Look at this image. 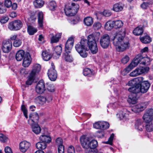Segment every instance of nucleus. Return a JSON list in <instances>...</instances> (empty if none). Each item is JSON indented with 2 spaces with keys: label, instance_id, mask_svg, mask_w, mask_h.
Here are the masks:
<instances>
[{
  "label": "nucleus",
  "instance_id": "obj_28",
  "mask_svg": "<svg viewBox=\"0 0 153 153\" xmlns=\"http://www.w3.org/2000/svg\"><path fill=\"white\" fill-rule=\"evenodd\" d=\"M83 74L85 76L88 77H91L93 76L94 72L91 69L86 68L84 69Z\"/></svg>",
  "mask_w": 153,
  "mask_h": 153
},
{
  "label": "nucleus",
  "instance_id": "obj_4",
  "mask_svg": "<svg viewBox=\"0 0 153 153\" xmlns=\"http://www.w3.org/2000/svg\"><path fill=\"white\" fill-rule=\"evenodd\" d=\"M79 8L78 4L73 3H69L68 5L65 6V13L67 16H74L77 13Z\"/></svg>",
  "mask_w": 153,
  "mask_h": 153
},
{
  "label": "nucleus",
  "instance_id": "obj_33",
  "mask_svg": "<svg viewBox=\"0 0 153 153\" xmlns=\"http://www.w3.org/2000/svg\"><path fill=\"white\" fill-rule=\"evenodd\" d=\"M143 30L142 27H138L135 28L133 31V33L136 36L141 35L143 33Z\"/></svg>",
  "mask_w": 153,
  "mask_h": 153
},
{
  "label": "nucleus",
  "instance_id": "obj_43",
  "mask_svg": "<svg viewBox=\"0 0 153 153\" xmlns=\"http://www.w3.org/2000/svg\"><path fill=\"white\" fill-rule=\"evenodd\" d=\"M143 119L145 122H148L153 121V117L144 114Z\"/></svg>",
  "mask_w": 153,
  "mask_h": 153
},
{
  "label": "nucleus",
  "instance_id": "obj_62",
  "mask_svg": "<svg viewBox=\"0 0 153 153\" xmlns=\"http://www.w3.org/2000/svg\"><path fill=\"white\" fill-rule=\"evenodd\" d=\"M149 60H142L140 63V64L145 65H148L149 64L150 59L149 58L147 57Z\"/></svg>",
  "mask_w": 153,
  "mask_h": 153
},
{
  "label": "nucleus",
  "instance_id": "obj_41",
  "mask_svg": "<svg viewBox=\"0 0 153 153\" xmlns=\"http://www.w3.org/2000/svg\"><path fill=\"white\" fill-rule=\"evenodd\" d=\"M113 27H114L113 21H108L105 23V28L108 30H110Z\"/></svg>",
  "mask_w": 153,
  "mask_h": 153
},
{
  "label": "nucleus",
  "instance_id": "obj_18",
  "mask_svg": "<svg viewBox=\"0 0 153 153\" xmlns=\"http://www.w3.org/2000/svg\"><path fill=\"white\" fill-rule=\"evenodd\" d=\"M150 86L149 83L147 81H144L143 82L140 88V92L142 93H146L148 91Z\"/></svg>",
  "mask_w": 153,
  "mask_h": 153
},
{
  "label": "nucleus",
  "instance_id": "obj_59",
  "mask_svg": "<svg viewBox=\"0 0 153 153\" xmlns=\"http://www.w3.org/2000/svg\"><path fill=\"white\" fill-rule=\"evenodd\" d=\"M9 18L7 16H3L0 19V22L2 24L6 23L8 21Z\"/></svg>",
  "mask_w": 153,
  "mask_h": 153
},
{
  "label": "nucleus",
  "instance_id": "obj_44",
  "mask_svg": "<svg viewBox=\"0 0 153 153\" xmlns=\"http://www.w3.org/2000/svg\"><path fill=\"white\" fill-rule=\"evenodd\" d=\"M62 48L61 46H56L54 49V51L58 56H60L62 52Z\"/></svg>",
  "mask_w": 153,
  "mask_h": 153
},
{
  "label": "nucleus",
  "instance_id": "obj_42",
  "mask_svg": "<svg viewBox=\"0 0 153 153\" xmlns=\"http://www.w3.org/2000/svg\"><path fill=\"white\" fill-rule=\"evenodd\" d=\"M57 5L56 2L54 1H51L48 5V7L49 9L51 10H54L56 7Z\"/></svg>",
  "mask_w": 153,
  "mask_h": 153
},
{
  "label": "nucleus",
  "instance_id": "obj_24",
  "mask_svg": "<svg viewBox=\"0 0 153 153\" xmlns=\"http://www.w3.org/2000/svg\"><path fill=\"white\" fill-rule=\"evenodd\" d=\"M41 69V66L40 65L36 64L33 65L32 70L30 74L35 76L40 71Z\"/></svg>",
  "mask_w": 153,
  "mask_h": 153
},
{
  "label": "nucleus",
  "instance_id": "obj_12",
  "mask_svg": "<svg viewBox=\"0 0 153 153\" xmlns=\"http://www.w3.org/2000/svg\"><path fill=\"white\" fill-rule=\"evenodd\" d=\"M148 104L147 102L139 103L132 109V111L136 113L142 111L145 109Z\"/></svg>",
  "mask_w": 153,
  "mask_h": 153
},
{
  "label": "nucleus",
  "instance_id": "obj_34",
  "mask_svg": "<svg viewBox=\"0 0 153 153\" xmlns=\"http://www.w3.org/2000/svg\"><path fill=\"white\" fill-rule=\"evenodd\" d=\"M140 39L141 42L144 44L148 43L151 42V38L147 35L140 37Z\"/></svg>",
  "mask_w": 153,
  "mask_h": 153
},
{
  "label": "nucleus",
  "instance_id": "obj_13",
  "mask_svg": "<svg viewBox=\"0 0 153 153\" xmlns=\"http://www.w3.org/2000/svg\"><path fill=\"white\" fill-rule=\"evenodd\" d=\"M31 146L30 143L26 141L21 142L19 144V149L23 153H25L29 148Z\"/></svg>",
  "mask_w": 153,
  "mask_h": 153
},
{
  "label": "nucleus",
  "instance_id": "obj_3",
  "mask_svg": "<svg viewBox=\"0 0 153 153\" xmlns=\"http://www.w3.org/2000/svg\"><path fill=\"white\" fill-rule=\"evenodd\" d=\"M80 142L82 147L85 149L95 148L98 146L97 142L95 140H91V138L86 135L81 137Z\"/></svg>",
  "mask_w": 153,
  "mask_h": 153
},
{
  "label": "nucleus",
  "instance_id": "obj_8",
  "mask_svg": "<svg viewBox=\"0 0 153 153\" xmlns=\"http://www.w3.org/2000/svg\"><path fill=\"white\" fill-rule=\"evenodd\" d=\"M109 126L108 123L104 121H99L95 122L93 124L94 128L102 130L108 129Z\"/></svg>",
  "mask_w": 153,
  "mask_h": 153
},
{
  "label": "nucleus",
  "instance_id": "obj_63",
  "mask_svg": "<svg viewBox=\"0 0 153 153\" xmlns=\"http://www.w3.org/2000/svg\"><path fill=\"white\" fill-rule=\"evenodd\" d=\"M103 15L105 16L108 17L111 14V12L108 10H105L102 13Z\"/></svg>",
  "mask_w": 153,
  "mask_h": 153
},
{
  "label": "nucleus",
  "instance_id": "obj_2",
  "mask_svg": "<svg viewBox=\"0 0 153 153\" xmlns=\"http://www.w3.org/2000/svg\"><path fill=\"white\" fill-rule=\"evenodd\" d=\"M125 34V30L123 29L118 32H116L113 36L112 39L114 45L118 52H123L129 48V42L123 40Z\"/></svg>",
  "mask_w": 153,
  "mask_h": 153
},
{
  "label": "nucleus",
  "instance_id": "obj_51",
  "mask_svg": "<svg viewBox=\"0 0 153 153\" xmlns=\"http://www.w3.org/2000/svg\"><path fill=\"white\" fill-rule=\"evenodd\" d=\"M118 105L117 103L116 102H115L114 103H110L108 105V107L109 108H112L115 109V108H117Z\"/></svg>",
  "mask_w": 153,
  "mask_h": 153
},
{
  "label": "nucleus",
  "instance_id": "obj_10",
  "mask_svg": "<svg viewBox=\"0 0 153 153\" xmlns=\"http://www.w3.org/2000/svg\"><path fill=\"white\" fill-rule=\"evenodd\" d=\"M12 42L10 41L4 40L2 43V50L5 53H9L11 50Z\"/></svg>",
  "mask_w": 153,
  "mask_h": 153
},
{
  "label": "nucleus",
  "instance_id": "obj_31",
  "mask_svg": "<svg viewBox=\"0 0 153 153\" xmlns=\"http://www.w3.org/2000/svg\"><path fill=\"white\" fill-rule=\"evenodd\" d=\"M84 22L85 25L87 26L91 25L93 22V18L90 17H87L84 18Z\"/></svg>",
  "mask_w": 153,
  "mask_h": 153
},
{
  "label": "nucleus",
  "instance_id": "obj_53",
  "mask_svg": "<svg viewBox=\"0 0 153 153\" xmlns=\"http://www.w3.org/2000/svg\"><path fill=\"white\" fill-rule=\"evenodd\" d=\"M21 108L25 117L26 119H27L28 118L27 115V111L26 107L25 105H22V106Z\"/></svg>",
  "mask_w": 153,
  "mask_h": 153
},
{
  "label": "nucleus",
  "instance_id": "obj_22",
  "mask_svg": "<svg viewBox=\"0 0 153 153\" xmlns=\"http://www.w3.org/2000/svg\"><path fill=\"white\" fill-rule=\"evenodd\" d=\"M61 36V33H59L54 36L53 34H51L50 36H51V42L52 43H56L58 42Z\"/></svg>",
  "mask_w": 153,
  "mask_h": 153
},
{
  "label": "nucleus",
  "instance_id": "obj_19",
  "mask_svg": "<svg viewBox=\"0 0 153 153\" xmlns=\"http://www.w3.org/2000/svg\"><path fill=\"white\" fill-rule=\"evenodd\" d=\"M117 115L120 120H123L124 121L129 119L128 114L125 113L124 111H120Z\"/></svg>",
  "mask_w": 153,
  "mask_h": 153
},
{
  "label": "nucleus",
  "instance_id": "obj_26",
  "mask_svg": "<svg viewBox=\"0 0 153 153\" xmlns=\"http://www.w3.org/2000/svg\"><path fill=\"white\" fill-rule=\"evenodd\" d=\"M41 141L45 143H49L51 141V139L48 135L42 134L39 137Z\"/></svg>",
  "mask_w": 153,
  "mask_h": 153
},
{
  "label": "nucleus",
  "instance_id": "obj_61",
  "mask_svg": "<svg viewBox=\"0 0 153 153\" xmlns=\"http://www.w3.org/2000/svg\"><path fill=\"white\" fill-rule=\"evenodd\" d=\"M64 148L63 145H59L58 147V152L59 153H64Z\"/></svg>",
  "mask_w": 153,
  "mask_h": 153
},
{
  "label": "nucleus",
  "instance_id": "obj_48",
  "mask_svg": "<svg viewBox=\"0 0 153 153\" xmlns=\"http://www.w3.org/2000/svg\"><path fill=\"white\" fill-rule=\"evenodd\" d=\"M22 43V42L20 39H17L14 41L13 45L15 47H18L21 45Z\"/></svg>",
  "mask_w": 153,
  "mask_h": 153
},
{
  "label": "nucleus",
  "instance_id": "obj_39",
  "mask_svg": "<svg viewBox=\"0 0 153 153\" xmlns=\"http://www.w3.org/2000/svg\"><path fill=\"white\" fill-rule=\"evenodd\" d=\"M35 76L30 74L26 82V85H31L34 81Z\"/></svg>",
  "mask_w": 153,
  "mask_h": 153
},
{
  "label": "nucleus",
  "instance_id": "obj_40",
  "mask_svg": "<svg viewBox=\"0 0 153 153\" xmlns=\"http://www.w3.org/2000/svg\"><path fill=\"white\" fill-rule=\"evenodd\" d=\"M129 91L134 94H137L140 92V88L139 87H132L128 89Z\"/></svg>",
  "mask_w": 153,
  "mask_h": 153
},
{
  "label": "nucleus",
  "instance_id": "obj_56",
  "mask_svg": "<svg viewBox=\"0 0 153 153\" xmlns=\"http://www.w3.org/2000/svg\"><path fill=\"white\" fill-rule=\"evenodd\" d=\"M144 114L153 117V109L150 108L147 110Z\"/></svg>",
  "mask_w": 153,
  "mask_h": 153
},
{
  "label": "nucleus",
  "instance_id": "obj_14",
  "mask_svg": "<svg viewBox=\"0 0 153 153\" xmlns=\"http://www.w3.org/2000/svg\"><path fill=\"white\" fill-rule=\"evenodd\" d=\"M45 91V86L44 81L42 80L39 81L37 83L36 88V91L39 94H42Z\"/></svg>",
  "mask_w": 153,
  "mask_h": 153
},
{
  "label": "nucleus",
  "instance_id": "obj_23",
  "mask_svg": "<svg viewBox=\"0 0 153 153\" xmlns=\"http://www.w3.org/2000/svg\"><path fill=\"white\" fill-rule=\"evenodd\" d=\"M124 5L121 3H117L114 4L113 7V10L116 12L121 11L123 9Z\"/></svg>",
  "mask_w": 153,
  "mask_h": 153
},
{
  "label": "nucleus",
  "instance_id": "obj_30",
  "mask_svg": "<svg viewBox=\"0 0 153 153\" xmlns=\"http://www.w3.org/2000/svg\"><path fill=\"white\" fill-rule=\"evenodd\" d=\"M127 100L128 102L130 104H134L136 103L139 98V96H129Z\"/></svg>",
  "mask_w": 153,
  "mask_h": 153
},
{
  "label": "nucleus",
  "instance_id": "obj_7",
  "mask_svg": "<svg viewBox=\"0 0 153 153\" xmlns=\"http://www.w3.org/2000/svg\"><path fill=\"white\" fill-rule=\"evenodd\" d=\"M51 67L48 70V75L49 79L51 80L55 81L57 78V72L55 69V67L53 63H51Z\"/></svg>",
  "mask_w": 153,
  "mask_h": 153
},
{
  "label": "nucleus",
  "instance_id": "obj_45",
  "mask_svg": "<svg viewBox=\"0 0 153 153\" xmlns=\"http://www.w3.org/2000/svg\"><path fill=\"white\" fill-rule=\"evenodd\" d=\"M136 84H142L143 82H144V78L143 77H139L134 79Z\"/></svg>",
  "mask_w": 153,
  "mask_h": 153
},
{
  "label": "nucleus",
  "instance_id": "obj_36",
  "mask_svg": "<svg viewBox=\"0 0 153 153\" xmlns=\"http://www.w3.org/2000/svg\"><path fill=\"white\" fill-rule=\"evenodd\" d=\"M27 32L28 34L30 35H33L37 31V29L36 28L31 26H28L27 28Z\"/></svg>",
  "mask_w": 153,
  "mask_h": 153
},
{
  "label": "nucleus",
  "instance_id": "obj_1",
  "mask_svg": "<svg viewBox=\"0 0 153 153\" xmlns=\"http://www.w3.org/2000/svg\"><path fill=\"white\" fill-rule=\"evenodd\" d=\"M100 33L95 32L88 36V40L82 39H81L80 44L76 45L75 46L76 51L83 58L86 57L88 55L86 51L89 49L93 54L96 53L98 51L96 42L98 41L100 37Z\"/></svg>",
  "mask_w": 153,
  "mask_h": 153
},
{
  "label": "nucleus",
  "instance_id": "obj_6",
  "mask_svg": "<svg viewBox=\"0 0 153 153\" xmlns=\"http://www.w3.org/2000/svg\"><path fill=\"white\" fill-rule=\"evenodd\" d=\"M22 26V22L19 20H16L10 22L8 27L11 30L17 31L20 30Z\"/></svg>",
  "mask_w": 153,
  "mask_h": 153
},
{
  "label": "nucleus",
  "instance_id": "obj_37",
  "mask_svg": "<svg viewBox=\"0 0 153 153\" xmlns=\"http://www.w3.org/2000/svg\"><path fill=\"white\" fill-rule=\"evenodd\" d=\"M114 28L117 29L121 27L123 25V23L120 20L113 21Z\"/></svg>",
  "mask_w": 153,
  "mask_h": 153
},
{
  "label": "nucleus",
  "instance_id": "obj_55",
  "mask_svg": "<svg viewBox=\"0 0 153 153\" xmlns=\"http://www.w3.org/2000/svg\"><path fill=\"white\" fill-rule=\"evenodd\" d=\"M47 89L49 92H53L55 91V88L53 85H49L47 87Z\"/></svg>",
  "mask_w": 153,
  "mask_h": 153
},
{
  "label": "nucleus",
  "instance_id": "obj_47",
  "mask_svg": "<svg viewBox=\"0 0 153 153\" xmlns=\"http://www.w3.org/2000/svg\"><path fill=\"white\" fill-rule=\"evenodd\" d=\"M68 53H66L63 56V57L66 61L69 62H71L73 60V58L68 54Z\"/></svg>",
  "mask_w": 153,
  "mask_h": 153
},
{
  "label": "nucleus",
  "instance_id": "obj_60",
  "mask_svg": "<svg viewBox=\"0 0 153 153\" xmlns=\"http://www.w3.org/2000/svg\"><path fill=\"white\" fill-rule=\"evenodd\" d=\"M4 4L6 7L9 8L12 5V2L10 0H5L4 1Z\"/></svg>",
  "mask_w": 153,
  "mask_h": 153
},
{
  "label": "nucleus",
  "instance_id": "obj_38",
  "mask_svg": "<svg viewBox=\"0 0 153 153\" xmlns=\"http://www.w3.org/2000/svg\"><path fill=\"white\" fill-rule=\"evenodd\" d=\"M36 148L39 149L43 150L45 149L47 147L46 144L42 141L37 143L36 144Z\"/></svg>",
  "mask_w": 153,
  "mask_h": 153
},
{
  "label": "nucleus",
  "instance_id": "obj_49",
  "mask_svg": "<svg viewBox=\"0 0 153 153\" xmlns=\"http://www.w3.org/2000/svg\"><path fill=\"white\" fill-rule=\"evenodd\" d=\"M129 59L130 58L128 56L126 55L123 57L121 61L123 63L125 64L127 63L129 61Z\"/></svg>",
  "mask_w": 153,
  "mask_h": 153
},
{
  "label": "nucleus",
  "instance_id": "obj_29",
  "mask_svg": "<svg viewBox=\"0 0 153 153\" xmlns=\"http://www.w3.org/2000/svg\"><path fill=\"white\" fill-rule=\"evenodd\" d=\"M139 75L147 73L149 68L148 67H139L137 68Z\"/></svg>",
  "mask_w": 153,
  "mask_h": 153
},
{
  "label": "nucleus",
  "instance_id": "obj_27",
  "mask_svg": "<svg viewBox=\"0 0 153 153\" xmlns=\"http://www.w3.org/2000/svg\"><path fill=\"white\" fill-rule=\"evenodd\" d=\"M38 22L39 26L41 28H42L43 23V14L42 12H39L38 14Z\"/></svg>",
  "mask_w": 153,
  "mask_h": 153
},
{
  "label": "nucleus",
  "instance_id": "obj_58",
  "mask_svg": "<svg viewBox=\"0 0 153 153\" xmlns=\"http://www.w3.org/2000/svg\"><path fill=\"white\" fill-rule=\"evenodd\" d=\"M150 4L148 2H143L141 5V7L143 9H146L149 7Z\"/></svg>",
  "mask_w": 153,
  "mask_h": 153
},
{
  "label": "nucleus",
  "instance_id": "obj_16",
  "mask_svg": "<svg viewBox=\"0 0 153 153\" xmlns=\"http://www.w3.org/2000/svg\"><path fill=\"white\" fill-rule=\"evenodd\" d=\"M32 59L30 53L26 52L23 58L22 65L25 67H28L31 63Z\"/></svg>",
  "mask_w": 153,
  "mask_h": 153
},
{
  "label": "nucleus",
  "instance_id": "obj_54",
  "mask_svg": "<svg viewBox=\"0 0 153 153\" xmlns=\"http://www.w3.org/2000/svg\"><path fill=\"white\" fill-rule=\"evenodd\" d=\"M139 75V74L137 68L130 74V76L132 77L136 76Z\"/></svg>",
  "mask_w": 153,
  "mask_h": 153
},
{
  "label": "nucleus",
  "instance_id": "obj_17",
  "mask_svg": "<svg viewBox=\"0 0 153 153\" xmlns=\"http://www.w3.org/2000/svg\"><path fill=\"white\" fill-rule=\"evenodd\" d=\"M150 86L149 83L147 81H144L143 82L140 88V92L142 93H146L148 91Z\"/></svg>",
  "mask_w": 153,
  "mask_h": 153
},
{
  "label": "nucleus",
  "instance_id": "obj_50",
  "mask_svg": "<svg viewBox=\"0 0 153 153\" xmlns=\"http://www.w3.org/2000/svg\"><path fill=\"white\" fill-rule=\"evenodd\" d=\"M93 28L95 30L99 29L101 27L100 23L99 22H95L93 25Z\"/></svg>",
  "mask_w": 153,
  "mask_h": 153
},
{
  "label": "nucleus",
  "instance_id": "obj_46",
  "mask_svg": "<svg viewBox=\"0 0 153 153\" xmlns=\"http://www.w3.org/2000/svg\"><path fill=\"white\" fill-rule=\"evenodd\" d=\"M37 99L39 100V103L41 104H43L47 101L46 96H38Z\"/></svg>",
  "mask_w": 153,
  "mask_h": 153
},
{
  "label": "nucleus",
  "instance_id": "obj_11",
  "mask_svg": "<svg viewBox=\"0 0 153 153\" xmlns=\"http://www.w3.org/2000/svg\"><path fill=\"white\" fill-rule=\"evenodd\" d=\"M39 117L38 114L36 112L32 113L29 115V119L28 121L30 125L37 123Z\"/></svg>",
  "mask_w": 153,
  "mask_h": 153
},
{
  "label": "nucleus",
  "instance_id": "obj_15",
  "mask_svg": "<svg viewBox=\"0 0 153 153\" xmlns=\"http://www.w3.org/2000/svg\"><path fill=\"white\" fill-rule=\"evenodd\" d=\"M74 39L73 37H70L67 40L65 44V51L66 53H70L71 52L74 45Z\"/></svg>",
  "mask_w": 153,
  "mask_h": 153
},
{
  "label": "nucleus",
  "instance_id": "obj_5",
  "mask_svg": "<svg viewBox=\"0 0 153 153\" xmlns=\"http://www.w3.org/2000/svg\"><path fill=\"white\" fill-rule=\"evenodd\" d=\"M144 59L149 60L147 57H143L140 54L137 55L127 67V69L129 71L131 70L133 68L137 65L139 63L140 64L141 60Z\"/></svg>",
  "mask_w": 153,
  "mask_h": 153
},
{
  "label": "nucleus",
  "instance_id": "obj_64",
  "mask_svg": "<svg viewBox=\"0 0 153 153\" xmlns=\"http://www.w3.org/2000/svg\"><path fill=\"white\" fill-rule=\"evenodd\" d=\"M68 153H75L74 147L72 146L69 147L68 149Z\"/></svg>",
  "mask_w": 153,
  "mask_h": 153
},
{
  "label": "nucleus",
  "instance_id": "obj_20",
  "mask_svg": "<svg viewBox=\"0 0 153 153\" xmlns=\"http://www.w3.org/2000/svg\"><path fill=\"white\" fill-rule=\"evenodd\" d=\"M25 53L23 50H20L18 51L16 53V60L19 61H21L25 55Z\"/></svg>",
  "mask_w": 153,
  "mask_h": 153
},
{
  "label": "nucleus",
  "instance_id": "obj_35",
  "mask_svg": "<svg viewBox=\"0 0 153 153\" xmlns=\"http://www.w3.org/2000/svg\"><path fill=\"white\" fill-rule=\"evenodd\" d=\"M35 7L37 8H40L43 6L44 1L42 0H35L33 2Z\"/></svg>",
  "mask_w": 153,
  "mask_h": 153
},
{
  "label": "nucleus",
  "instance_id": "obj_25",
  "mask_svg": "<svg viewBox=\"0 0 153 153\" xmlns=\"http://www.w3.org/2000/svg\"><path fill=\"white\" fill-rule=\"evenodd\" d=\"M33 131L36 134H39L41 131V128L37 123L34 124L32 125H30Z\"/></svg>",
  "mask_w": 153,
  "mask_h": 153
},
{
  "label": "nucleus",
  "instance_id": "obj_52",
  "mask_svg": "<svg viewBox=\"0 0 153 153\" xmlns=\"http://www.w3.org/2000/svg\"><path fill=\"white\" fill-rule=\"evenodd\" d=\"M114 134L112 133L110 137L109 138L108 140L104 143L107 144H109L110 145H112V141L114 137Z\"/></svg>",
  "mask_w": 153,
  "mask_h": 153
},
{
  "label": "nucleus",
  "instance_id": "obj_9",
  "mask_svg": "<svg viewBox=\"0 0 153 153\" xmlns=\"http://www.w3.org/2000/svg\"><path fill=\"white\" fill-rule=\"evenodd\" d=\"M110 41V38L108 34H104L101 38L100 43L101 47L103 48H106L108 46Z\"/></svg>",
  "mask_w": 153,
  "mask_h": 153
},
{
  "label": "nucleus",
  "instance_id": "obj_21",
  "mask_svg": "<svg viewBox=\"0 0 153 153\" xmlns=\"http://www.w3.org/2000/svg\"><path fill=\"white\" fill-rule=\"evenodd\" d=\"M42 56L43 59L46 61L49 60L52 57L51 53L46 51H45L42 52Z\"/></svg>",
  "mask_w": 153,
  "mask_h": 153
},
{
  "label": "nucleus",
  "instance_id": "obj_57",
  "mask_svg": "<svg viewBox=\"0 0 153 153\" xmlns=\"http://www.w3.org/2000/svg\"><path fill=\"white\" fill-rule=\"evenodd\" d=\"M7 137L4 135L0 134V141L1 142H5L7 141Z\"/></svg>",
  "mask_w": 153,
  "mask_h": 153
},
{
  "label": "nucleus",
  "instance_id": "obj_32",
  "mask_svg": "<svg viewBox=\"0 0 153 153\" xmlns=\"http://www.w3.org/2000/svg\"><path fill=\"white\" fill-rule=\"evenodd\" d=\"M145 123H146L145 126L146 131L149 132L152 131H153V121Z\"/></svg>",
  "mask_w": 153,
  "mask_h": 153
}]
</instances>
